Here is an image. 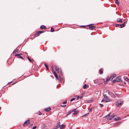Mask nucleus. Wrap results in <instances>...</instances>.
<instances>
[{
  "label": "nucleus",
  "mask_w": 129,
  "mask_h": 129,
  "mask_svg": "<svg viewBox=\"0 0 129 129\" xmlns=\"http://www.w3.org/2000/svg\"><path fill=\"white\" fill-rule=\"evenodd\" d=\"M103 96L104 100H105V101L106 102H110L111 101V99L107 96L106 95L104 94Z\"/></svg>",
  "instance_id": "1"
},
{
  "label": "nucleus",
  "mask_w": 129,
  "mask_h": 129,
  "mask_svg": "<svg viewBox=\"0 0 129 129\" xmlns=\"http://www.w3.org/2000/svg\"><path fill=\"white\" fill-rule=\"evenodd\" d=\"M30 123V121L29 120H26L24 123L23 124V126H25L26 125H28Z\"/></svg>",
  "instance_id": "2"
},
{
  "label": "nucleus",
  "mask_w": 129,
  "mask_h": 129,
  "mask_svg": "<svg viewBox=\"0 0 129 129\" xmlns=\"http://www.w3.org/2000/svg\"><path fill=\"white\" fill-rule=\"evenodd\" d=\"M88 26L89 27V29L91 30L93 29L95 27V26H94L93 25V24L89 25Z\"/></svg>",
  "instance_id": "3"
},
{
  "label": "nucleus",
  "mask_w": 129,
  "mask_h": 129,
  "mask_svg": "<svg viewBox=\"0 0 129 129\" xmlns=\"http://www.w3.org/2000/svg\"><path fill=\"white\" fill-rule=\"evenodd\" d=\"M108 93L109 95H111L112 97H115V95L114 93H113L112 92L110 91H109L108 92Z\"/></svg>",
  "instance_id": "4"
},
{
  "label": "nucleus",
  "mask_w": 129,
  "mask_h": 129,
  "mask_svg": "<svg viewBox=\"0 0 129 129\" xmlns=\"http://www.w3.org/2000/svg\"><path fill=\"white\" fill-rule=\"evenodd\" d=\"M122 101H118L116 103V105L118 107L119 106L122 104Z\"/></svg>",
  "instance_id": "5"
},
{
  "label": "nucleus",
  "mask_w": 129,
  "mask_h": 129,
  "mask_svg": "<svg viewBox=\"0 0 129 129\" xmlns=\"http://www.w3.org/2000/svg\"><path fill=\"white\" fill-rule=\"evenodd\" d=\"M116 75L115 74H113L111 75V76H110V78L111 79V80H112L116 76Z\"/></svg>",
  "instance_id": "6"
},
{
  "label": "nucleus",
  "mask_w": 129,
  "mask_h": 129,
  "mask_svg": "<svg viewBox=\"0 0 129 129\" xmlns=\"http://www.w3.org/2000/svg\"><path fill=\"white\" fill-rule=\"evenodd\" d=\"M55 70L57 72V73H58L61 72V70L58 67H55Z\"/></svg>",
  "instance_id": "7"
},
{
  "label": "nucleus",
  "mask_w": 129,
  "mask_h": 129,
  "mask_svg": "<svg viewBox=\"0 0 129 129\" xmlns=\"http://www.w3.org/2000/svg\"><path fill=\"white\" fill-rule=\"evenodd\" d=\"M116 26H120V27L121 28L125 26L124 23H123L122 24H116Z\"/></svg>",
  "instance_id": "8"
},
{
  "label": "nucleus",
  "mask_w": 129,
  "mask_h": 129,
  "mask_svg": "<svg viewBox=\"0 0 129 129\" xmlns=\"http://www.w3.org/2000/svg\"><path fill=\"white\" fill-rule=\"evenodd\" d=\"M116 81L117 82H121V81L120 79V77H117L116 79Z\"/></svg>",
  "instance_id": "9"
},
{
  "label": "nucleus",
  "mask_w": 129,
  "mask_h": 129,
  "mask_svg": "<svg viewBox=\"0 0 129 129\" xmlns=\"http://www.w3.org/2000/svg\"><path fill=\"white\" fill-rule=\"evenodd\" d=\"M51 110V108H46L44 109V111L46 112H48Z\"/></svg>",
  "instance_id": "10"
},
{
  "label": "nucleus",
  "mask_w": 129,
  "mask_h": 129,
  "mask_svg": "<svg viewBox=\"0 0 129 129\" xmlns=\"http://www.w3.org/2000/svg\"><path fill=\"white\" fill-rule=\"evenodd\" d=\"M53 74L54 75V76L57 79V80L58 79V77L57 75L56 74V73H55V71H53Z\"/></svg>",
  "instance_id": "11"
},
{
  "label": "nucleus",
  "mask_w": 129,
  "mask_h": 129,
  "mask_svg": "<svg viewBox=\"0 0 129 129\" xmlns=\"http://www.w3.org/2000/svg\"><path fill=\"white\" fill-rule=\"evenodd\" d=\"M114 117V116H110V115H109L108 118V120H111L112 118H113V117Z\"/></svg>",
  "instance_id": "12"
},
{
  "label": "nucleus",
  "mask_w": 129,
  "mask_h": 129,
  "mask_svg": "<svg viewBox=\"0 0 129 129\" xmlns=\"http://www.w3.org/2000/svg\"><path fill=\"white\" fill-rule=\"evenodd\" d=\"M46 28V27L44 25H42L40 27V28L41 29H45Z\"/></svg>",
  "instance_id": "13"
},
{
  "label": "nucleus",
  "mask_w": 129,
  "mask_h": 129,
  "mask_svg": "<svg viewBox=\"0 0 129 129\" xmlns=\"http://www.w3.org/2000/svg\"><path fill=\"white\" fill-rule=\"evenodd\" d=\"M111 80L110 78L109 79H107L105 81H104V83L105 84H106L108 82L109 80Z\"/></svg>",
  "instance_id": "14"
},
{
  "label": "nucleus",
  "mask_w": 129,
  "mask_h": 129,
  "mask_svg": "<svg viewBox=\"0 0 129 129\" xmlns=\"http://www.w3.org/2000/svg\"><path fill=\"white\" fill-rule=\"evenodd\" d=\"M117 22H120L121 23L122 22V19L120 18H118L117 19Z\"/></svg>",
  "instance_id": "15"
},
{
  "label": "nucleus",
  "mask_w": 129,
  "mask_h": 129,
  "mask_svg": "<svg viewBox=\"0 0 129 129\" xmlns=\"http://www.w3.org/2000/svg\"><path fill=\"white\" fill-rule=\"evenodd\" d=\"M27 58L30 62H33L34 60L33 59H30L29 57H27Z\"/></svg>",
  "instance_id": "16"
},
{
  "label": "nucleus",
  "mask_w": 129,
  "mask_h": 129,
  "mask_svg": "<svg viewBox=\"0 0 129 129\" xmlns=\"http://www.w3.org/2000/svg\"><path fill=\"white\" fill-rule=\"evenodd\" d=\"M18 52V50L17 49H16L14 51L13 53L16 54Z\"/></svg>",
  "instance_id": "17"
},
{
  "label": "nucleus",
  "mask_w": 129,
  "mask_h": 129,
  "mask_svg": "<svg viewBox=\"0 0 129 129\" xmlns=\"http://www.w3.org/2000/svg\"><path fill=\"white\" fill-rule=\"evenodd\" d=\"M65 125L64 124H62L61 125V127H60V129H63V127H65Z\"/></svg>",
  "instance_id": "18"
},
{
  "label": "nucleus",
  "mask_w": 129,
  "mask_h": 129,
  "mask_svg": "<svg viewBox=\"0 0 129 129\" xmlns=\"http://www.w3.org/2000/svg\"><path fill=\"white\" fill-rule=\"evenodd\" d=\"M59 127V126H57L56 125L55 126H54L52 129H57Z\"/></svg>",
  "instance_id": "19"
},
{
  "label": "nucleus",
  "mask_w": 129,
  "mask_h": 129,
  "mask_svg": "<svg viewBox=\"0 0 129 129\" xmlns=\"http://www.w3.org/2000/svg\"><path fill=\"white\" fill-rule=\"evenodd\" d=\"M44 31H38L37 32V34L38 35H40Z\"/></svg>",
  "instance_id": "20"
},
{
  "label": "nucleus",
  "mask_w": 129,
  "mask_h": 129,
  "mask_svg": "<svg viewBox=\"0 0 129 129\" xmlns=\"http://www.w3.org/2000/svg\"><path fill=\"white\" fill-rule=\"evenodd\" d=\"M99 72H100V74H102L103 73V72L102 70V69H100L99 70Z\"/></svg>",
  "instance_id": "21"
},
{
  "label": "nucleus",
  "mask_w": 129,
  "mask_h": 129,
  "mask_svg": "<svg viewBox=\"0 0 129 129\" xmlns=\"http://www.w3.org/2000/svg\"><path fill=\"white\" fill-rule=\"evenodd\" d=\"M87 87V86L86 84H84V85L83 86V88L84 89H85Z\"/></svg>",
  "instance_id": "22"
},
{
  "label": "nucleus",
  "mask_w": 129,
  "mask_h": 129,
  "mask_svg": "<svg viewBox=\"0 0 129 129\" xmlns=\"http://www.w3.org/2000/svg\"><path fill=\"white\" fill-rule=\"evenodd\" d=\"M72 112L71 111L68 112L67 114H66V115L68 116Z\"/></svg>",
  "instance_id": "23"
},
{
  "label": "nucleus",
  "mask_w": 129,
  "mask_h": 129,
  "mask_svg": "<svg viewBox=\"0 0 129 129\" xmlns=\"http://www.w3.org/2000/svg\"><path fill=\"white\" fill-rule=\"evenodd\" d=\"M45 66L46 68V70H47L48 69V67L47 64H45Z\"/></svg>",
  "instance_id": "24"
},
{
  "label": "nucleus",
  "mask_w": 129,
  "mask_h": 129,
  "mask_svg": "<svg viewBox=\"0 0 129 129\" xmlns=\"http://www.w3.org/2000/svg\"><path fill=\"white\" fill-rule=\"evenodd\" d=\"M125 80L127 81L128 82H129V79H128V78L126 77L125 79Z\"/></svg>",
  "instance_id": "25"
},
{
  "label": "nucleus",
  "mask_w": 129,
  "mask_h": 129,
  "mask_svg": "<svg viewBox=\"0 0 129 129\" xmlns=\"http://www.w3.org/2000/svg\"><path fill=\"white\" fill-rule=\"evenodd\" d=\"M75 97L77 98V100H79V99H79L80 97L78 96L77 95H76L75 96Z\"/></svg>",
  "instance_id": "26"
},
{
  "label": "nucleus",
  "mask_w": 129,
  "mask_h": 129,
  "mask_svg": "<svg viewBox=\"0 0 129 129\" xmlns=\"http://www.w3.org/2000/svg\"><path fill=\"white\" fill-rule=\"evenodd\" d=\"M57 125V126H59V127H60V123L59 122H58Z\"/></svg>",
  "instance_id": "27"
},
{
  "label": "nucleus",
  "mask_w": 129,
  "mask_h": 129,
  "mask_svg": "<svg viewBox=\"0 0 129 129\" xmlns=\"http://www.w3.org/2000/svg\"><path fill=\"white\" fill-rule=\"evenodd\" d=\"M115 3L116 4H117L118 5L119 4V2L118 0H116V1Z\"/></svg>",
  "instance_id": "28"
},
{
  "label": "nucleus",
  "mask_w": 129,
  "mask_h": 129,
  "mask_svg": "<svg viewBox=\"0 0 129 129\" xmlns=\"http://www.w3.org/2000/svg\"><path fill=\"white\" fill-rule=\"evenodd\" d=\"M78 112V111H77L76 112H74V115H76L77 114Z\"/></svg>",
  "instance_id": "29"
},
{
  "label": "nucleus",
  "mask_w": 129,
  "mask_h": 129,
  "mask_svg": "<svg viewBox=\"0 0 129 129\" xmlns=\"http://www.w3.org/2000/svg\"><path fill=\"white\" fill-rule=\"evenodd\" d=\"M54 31V29L53 27H51V32L53 31Z\"/></svg>",
  "instance_id": "30"
},
{
  "label": "nucleus",
  "mask_w": 129,
  "mask_h": 129,
  "mask_svg": "<svg viewBox=\"0 0 129 129\" xmlns=\"http://www.w3.org/2000/svg\"><path fill=\"white\" fill-rule=\"evenodd\" d=\"M22 55V54L21 53H20V54H16L15 55V56H20V55Z\"/></svg>",
  "instance_id": "31"
},
{
  "label": "nucleus",
  "mask_w": 129,
  "mask_h": 129,
  "mask_svg": "<svg viewBox=\"0 0 129 129\" xmlns=\"http://www.w3.org/2000/svg\"><path fill=\"white\" fill-rule=\"evenodd\" d=\"M53 68L54 67H53L52 66H51V69H52V72H53V71H54Z\"/></svg>",
  "instance_id": "32"
},
{
  "label": "nucleus",
  "mask_w": 129,
  "mask_h": 129,
  "mask_svg": "<svg viewBox=\"0 0 129 129\" xmlns=\"http://www.w3.org/2000/svg\"><path fill=\"white\" fill-rule=\"evenodd\" d=\"M92 101V100H88L87 101V102L88 103H90V102H91Z\"/></svg>",
  "instance_id": "33"
},
{
  "label": "nucleus",
  "mask_w": 129,
  "mask_h": 129,
  "mask_svg": "<svg viewBox=\"0 0 129 129\" xmlns=\"http://www.w3.org/2000/svg\"><path fill=\"white\" fill-rule=\"evenodd\" d=\"M76 109H73L72 110H71V112H75L76 111Z\"/></svg>",
  "instance_id": "34"
},
{
  "label": "nucleus",
  "mask_w": 129,
  "mask_h": 129,
  "mask_svg": "<svg viewBox=\"0 0 129 129\" xmlns=\"http://www.w3.org/2000/svg\"><path fill=\"white\" fill-rule=\"evenodd\" d=\"M75 98H72L70 100V101L71 102H72V101H73V100H75Z\"/></svg>",
  "instance_id": "35"
},
{
  "label": "nucleus",
  "mask_w": 129,
  "mask_h": 129,
  "mask_svg": "<svg viewBox=\"0 0 129 129\" xmlns=\"http://www.w3.org/2000/svg\"><path fill=\"white\" fill-rule=\"evenodd\" d=\"M18 56V58H21L22 59H23V58L21 56Z\"/></svg>",
  "instance_id": "36"
},
{
  "label": "nucleus",
  "mask_w": 129,
  "mask_h": 129,
  "mask_svg": "<svg viewBox=\"0 0 129 129\" xmlns=\"http://www.w3.org/2000/svg\"><path fill=\"white\" fill-rule=\"evenodd\" d=\"M115 94L118 97H119L120 95L119 94H118L117 93H115Z\"/></svg>",
  "instance_id": "37"
},
{
  "label": "nucleus",
  "mask_w": 129,
  "mask_h": 129,
  "mask_svg": "<svg viewBox=\"0 0 129 129\" xmlns=\"http://www.w3.org/2000/svg\"><path fill=\"white\" fill-rule=\"evenodd\" d=\"M100 105L101 106V107H103L104 105H103V104H100Z\"/></svg>",
  "instance_id": "38"
},
{
  "label": "nucleus",
  "mask_w": 129,
  "mask_h": 129,
  "mask_svg": "<svg viewBox=\"0 0 129 129\" xmlns=\"http://www.w3.org/2000/svg\"><path fill=\"white\" fill-rule=\"evenodd\" d=\"M36 126H35L33 127V129H35L36 128Z\"/></svg>",
  "instance_id": "39"
},
{
  "label": "nucleus",
  "mask_w": 129,
  "mask_h": 129,
  "mask_svg": "<svg viewBox=\"0 0 129 129\" xmlns=\"http://www.w3.org/2000/svg\"><path fill=\"white\" fill-rule=\"evenodd\" d=\"M116 81V80H113V83L115 82Z\"/></svg>",
  "instance_id": "40"
},
{
  "label": "nucleus",
  "mask_w": 129,
  "mask_h": 129,
  "mask_svg": "<svg viewBox=\"0 0 129 129\" xmlns=\"http://www.w3.org/2000/svg\"><path fill=\"white\" fill-rule=\"evenodd\" d=\"M67 102L66 101H65V102H64L63 103V104H66L67 103Z\"/></svg>",
  "instance_id": "41"
},
{
  "label": "nucleus",
  "mask_w": 129,
  "mask_h": 129,
  "mask_svg": "<svg viewBox=\"0 0 129 129\" xmlns=\"http://www.w3.org/2000/svg\"><path fill=\"white\" fill-rule=\"evenodd\" d=\"M66 106V105H61V106L62 107H65V106Z\"/></svg>",
  "instance_id": "42"
},
{
  "label": "nucleus",
  "mask_w": 129,
  "mask_h": 129,
  "mask_svg": "<svg viewBox=\"0 0 129 129\" xmlns=\"http://www.w3.org/2000/svg\"><path fill=\"white\" fill-rule=\"evenodd\" d=\"M39 112V115H41L42 114V113H41V112Z\"/></svg>",
  "instance_id": "43"
},
{
  "label": "nucleus",
  "mask_w": 129,
  "mask_h": 129,
  "mask_svg": "<svg viewBox=\"0 0 129 129\" xmlns=\"http://www.w3.org/2000/svg\"><path fill=\"white\" fill-rule=\"evenodd\" d=\"M79 97H80V98H79L80 99H81L82 98V96H79Z\"/></svg>",
  "instance_id": "44"
},
{
  "label": "nucleus",
  "mask_w": 129,
  "mask_h": 129,
  "mask_svg": "<svg viewBox=\"0 0 129 129\" xmlns=\"http://www.w3.org/2000/svg\"><path fill=\"white\" fill-rule=\"evenodd\" d=\"M103 101H105V100H104V98H103V100H102L101 102H102Z\"/></svg>",
  "instance_id": "45"
},
{
  "label": "nucleus",
  "mask_w": 129,
  "mask_h": 129,
  "mask_svg": "<svg viewBox=\"0 0 129 129\" xmlns=\"http://www.w3.org/2000/svg\"><path fill=\"white\" fill-rule=\"evenodd\" d=\"M32 125H33V124H30V125H29V126L30 127H31V126H32Z\"/></svg>",
  "instance_id": "46"
},
{
  "label": "nucleus",
  "mask_w": 129,
  "mask_h": 129,
  "mask_svg": "<svg viewBox=\"0 0 129 129\" xmlns=\"http://www.w3.org/2000/svg\"><path fill=\"white\" fill-rule=\"evenodd\" d=\"M60 72V73H61V75H62L63 74H62V73L61 72H61Z\"/></svg>",
  "instance_id": "47"
},
{
  "label": "nucleus",
  "mask_w": 129,
  "mask_h": 129,
  "mask_svg": "<svg viewBox=\"0 0 129 129\" xmlns=\"http://www.w3.org/2000/svg\"><path fill=\"white\" fill-rule=\"evenodd\" d=\"M96 80H94V82L95 83L96 82Z\"/></svg>",
  "instance_id": "48"
},
{
  "label": "nucleus",
  "mask_w": 129,
  "mask_h": 129,
  "mask_svg": "<svg viewBox=\"0 0 129 129\" xmlns=\"http://www.w3.org/2000/svg\"><path fill=\"white\" fill-rule=\"evenodd\" d=\"M59 77H60V79H62L60 77V76H59Z\"/></svg>",
  "instance_id": "49"
},
{
  "label": "nucleus",
  "mask_w": 129,
  "mask_h": 129,
  "mask_svg": "<svg viewBox=\"0 0 129 129\" xmlns=\"http://www.w3.org/2000/svg\"><path fill=\"white\" fill-rule=\"evenodd\" d=\"M114 120H117V119H116V118H115Z\"/></svg>",
  "instance_id": "50"
},
{
  "label": "nucleus",
  "mask_w": 129,
  "mask_h": 129,
  "mask_svg": "<svg viewBox=\"0 0 129 129\" xmlns=\"http://www.w3.org/2000/svg\"><path fill=\"white\" fill-rule=\"evenodd\" d=\"M124 84H126V83H125V82H124Z\"/></svg>",
  "instance_id": "51"
},
{
  "label": "nucleus",
  "mask_w": 129,
  "mask_h": 129,
  "mask_svg": "<svg viewBox=\"0 0 129 129\" xmlns=\"http://www.w3.org/2000/svg\"><path fill=\"white\" fill-rule=\"evenodd\" d=\"M15 83V82L14 83H13L12 84V85H13Z\"/></svg>",
  "instance_id": "52"
},
{
  "label": "nucleus",
  "mask_w": 129,
  "mask_h": 129,
  "mask_svg": "<svg viewBox=\"0 0 129 129\" xmlns=\"http://www.w3.org/2000/svg\"><path fill=\"white\" fill-rule=\"evenodd\" d=\"M11 83V82H9L8 83Z\"/></svg>",
  "instance_id": "53"
}]
</instances>
